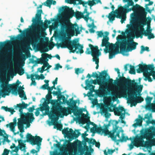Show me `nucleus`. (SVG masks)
Segmentation results:
<instances>
[{
    "label": "nucleus",
    "instance_id": "1",
    "mask_svg": "<svg viewBox=\"0 0 155 155\" xmlns=\"http://www.w3.org/2000/svg\"><path fill=\"white\" fill-rule=\"evenodd\" d=\"M42 13L41 9L38 10L35 15V18H33L32 21L34 24L33 27L35 28V33L33 38L30 40V43L32 45H37L39 41L41 40L40 34L42 33L46 30L44 27V24L42 21L41 14Z\"/></svg>",
    "mask_w": 155,
    "mask_h": 155
},
{
    "label": "nucleus",
    "instance_id": "2",
    "mask_svg": "<svg viewBox=\"0 0 155 155\" xmlns=\"http://www.w3.org/2000/svg\"><path fill=\"white\" fill-rule=\"evenodd\" d=\"M70 39L66 36L63 38L61 42L56 44L57 48L60 47L62 48H67L72 53L76 52L77 54H82L84 52L83 50V46L78 43V40L74 39L72 41Z\"/></svg>",
    "mask_w": 155,
    "mask_h": 155
},
{
    "label": "nucleus",
    "instance_id": "3",
    "mask_svg": "<svg viewBox=\"0 0 155 155\" xmlns=\"http://www.w3.org/2000/svg\"><path fill=\"white\" fill-rule=\"evenodd\" d=\"M148 21H141L140 24H138L135 26L137 38L140 37L142 38L143 35L146 36H147L148 38L149 39L154 38V35L151 33L152 30L150 29L151 18L150 17H148Z\"/></svg>",
    "mask_w": 155,
    "mask_h": 155
},
{
    "label": "nucleus",
    "instance_id": "4",
    "mask_svg": "<svg viewBox=\"0 0 155 155\" xmlns=\"http://www.w3.org/2000/svg\"><path fill=\"white\" fill-rule=\"evenodd\" d=\"M99 79L93 80L91 79L90 81L88 79L85 80L86 86L84 87L86 90L89 89L91 92L94 91L95 86L93 85L92 84L96 85L97 84L100 85L99 89L96 91V94L99 97H103L107 96L108 94V90H106V88L103 86V84L105 83L104 81H102L101 78H98Z\"/></svg>",
    "mask_w": 155,
    "mask_h": 155
},
{
    "label": "nucleus",
    "instance_id": "5",
    "mask_svg": "<svg viewBox=\"0 0 155 155\" xmlns=\"http://www.w3.org/2000/svg\"><path fill=\"white\" fill-rule=\"evenodd\" d=\"M20 118L18 119L17 125L18 129L21 133L24 132V124L26 125V127L30 126V123H31L35 119L32 113L20 114Z\"/></svg>",
    "mask_w": 155,
    "mask_h": 155
},
{
    "label": "nucleus",
    "instance_id": "6",
    "mask_svg": "<svg viewBox=\"0 0 155 155\" xmlns=\"http://www.w3.org/2000/svg\"><path fill=\"white\" fill-rule=\"evenodd\" d=\"M140 133L141 134L140 136H137L134 137V141H133V138L131 137L129 138H128V140H131L132 143H133L134 145L135 146L136 144L143 142L144 139H152L155 137V128L152 127L146 129L144 131L143 130L140 131Z\"/></svg>",
    "mask_w": 155,
    "mask_h": 155
},
{
    "label": "nucleus",
    "instance_id": "7",
    "mask_svg": "<svg viewBox=\"0 0 155 155\" xmlns=\"http://www.w3.org/2000/svg\"><path fill=\"white\" fill-rule=\"evenodd\" d=\"M130 84H122L118 82L116 80L114 81V84H118L121 86V87L119 89V91L116 92V94L118 97L120 98L122 97L126 96L127 94V88L131 89V87H137V82H135V80L134 79Z\"/></svg>",
    "mask_w": 155,
    "mask_h": 155
},
{
    "label": "nucleus",
    "instance_id": "8",
    "mask_svg": "<svg viewBox=\"0 0 155 155\" xmlns=\"http://www.w3.org/2000/svg\"><path fill=\"white\" fill-rule=\"evenodd\" d=\"M69 105H68L70 107H63L62 106L60 105V109L58 115H60V117L62 118L64 116H67L69 114H71L72 112L74 114L78 109V107L76 105L77 100H74L73 97L70 98Z\"/></svg>",
    "mask_w": 155,
    "mask_h": 155
},
{
    "label": "nucleus",
    "instance_id": "9",
    "mask_svg": "<svg viewBox=\"0 0 155 155\" xmlns=\"http://www.w3.org/2000/svg\"><path fill=\"white\" fill-rule=\"evenodd\" d=\"M130 36L132 38H130L128 41L125 40L120 42V51L121 53L131 51L136 49L138 43L133 41L134 36Z\"/></svg>",
    "mask_w": 155,
    "mask_h": 155
},
{
    "label": "nucleus",
    "instance_id": "10",
    "mask_svg": "<svg viewBox=\"0 0 155 155\" xmlns=\"http://www.w3.org/2000/svg\"><path fill=\"white\" fill-rule=\"evenodd\" d=\"M47 101H51L50 103L52 105L50 112L51 116L54 117V119L57 120L58 118L56 117L58 116L60 109L61 104L58 102L57 100H52L51 95L47 94L46 96Z\"/></svg>",
    "mask_w": 155,
    "mask_h": 155
},
{
    "label": "nucleus",
    "instance_id": "11",
    "mask_svg": "<svg viewBox=\"0 0 155 155\" xmlns=\"http://www.w3.org/2000/svg\"><path fill=\"white\" fill-rule=\"evenodd\" d=\"M60 11L65 16L70 18H72L74 15L77 19H79L83 17V13L79 11L74 12L72 8H70L67 6L62 7L60 9Z\"/></svg>",
    "mask_w": 155,
    "mask_h": 155
},
{
    "label": "nucleus",
    "instance_id": "12",
    "mask_svg": "<svg viewBox=\"0 0 155 155\" xmlns=\"http://www.w3.org/2000/svg\"><path fill=\"white\" fill-rule=\"evenodd\" d=\"M80 27L76 23L73 24L69 21H64L61 24V29L63 31L65 30L75 31L76 36L81 33L80 31L81 29L79 30Z\"/></svg>",
    "mask_w": 155,
    "mask_h": 155
},
{
    "label": "nucleus",
    "instance_id": "13",
    "mask_svg": "<svg viewBox=\"0 0 155 155\" xmlns=\"http://www.w3.org/2000/svg\"><path fill=\"white\" fill-rule=\"evenodd\" d=\"M11 43V41H8V42L5 45V47L8 48V49L7 50H5L4 53L5 55L4 56L3 55V53L1 51L0 52V72H1L4 66V64L1 59V57L3 56L5 57V60H8L12 56V50L9 49V46Z\"/></svg>",
    "mask_w": 155,
    "mask_h": 155
},
{
    "label": "nucleus",
    "instance_id": "14",
    "mask_svg": "<svg viewBox=\"0 0 155 155\" xmlns=\"http://www.w3.org/2000/svg\"><path fill=\"white\" fill-rule=\"evenodd\" d=\"M68 127L65 128L62 130V134H63L65 137H67L70 141H72L74 139L77 138L81 134V133L78 130H75L77 132V134L75 131H74L73 130L70 128L68 130Z\"/></svg>",
    "mask_w": 155,
    "mask_h": 155
},
{
    "label": "nucleus",
    "instance_id": "15",
    "mask_svg": "<svg viewBox=\"0 0 155 155\" xmlns=\"http://www.w3.org/2000/svg\"><path fill=\"white\" fill-rule=\"evenodd\" d=\"M111 123L113 125V128L112 130V132L111 131H109V133L108 135H109V137H110L114 141H117V137L119 139L121 138V137L120 136V131L118 130L117 132V130L118 127L117 126V124L118 123V122L116 120H113L111 121Z\"/></svg>",
    "mask_w": 155,
    "mask_h": 155
},
{
    "label": "nucleus",
    "instance_id": "16",
    "mask_svg": "<svg viewBox=\"0 0 155 155\" xmlns=\"http://www.w3.org/2000/svg\"><path fill=\"white\" fill-rule=\"evenodd\" d=\"M26 140H25L24 142L26 141L30 142L32 145H37L38 146L41 145L42 141V138L38 136H36L34 137L32 136L30 134L28 133L27 134Z\"/></svg>",
    "mask_w": 155,
    "mask_h": 155
},
{
    "label": "nucleus",
    "instance_id": "17",
    "mask_svg": "<svg viewBox=\"0 0 155 155\" xmlns=\"http://www.w3.org/2000/svg\"><path fill=\"white\" fill-rule=\"evenodd\" d=\"M4 83L6 84L7 87L9 90L11 91L12 93L15 95H17L18 94V87L19 84H21V82L19 81L18 80H17L16 83H13L12 84H8V81L3 80Z\"/></svg>",
    "mask_w": 155,
    "mask_h": 155
},
{
    "label": "nucleus",
    "instance_id": "18",
    "mask_svg": "<svg viewBox=\"0 0 155 155\" xmlns=\"http://www.w3.org/2000/svg\"><path fill=\"white\" fill-rule=\"evenodd\" d=\"M0 83L1 84L0 85V99L1 96L3 97H5L7 95L8 96L10 93V91L9 90L3 80L0 79Z\"/></svg>",
    "mask_w": 155,
    "mask_h": 155
},
{
    "label": "nucleus",
    "instance_id": "19",
    "mask_svg": "<svg viewBox=\"0 0 155 155\" xmlns=\"http://www.w3.org/2000/svg\"><path fill=\"white\" fill-rule=\"evenodd\" d=\"M133 8L134 11H137L140 13L142 19L141 21H147L146 18L147 12H146L145 9L143 7L136 4L135 5H133Z\"/></svg>",
    "mask_w": 155,
    "mask_h": 155
},
{
    "label": "nucleus",
    "instance_id": "20",
    "mask_svg": "<svg viewBox=\"0 0 155 155\" xmlns=\"http://www.w3.org/2000/svg\"><path fill=\"white\" fill-rule=\"evenodd\" d=\"M89 46L91 49V51L90 48H87L86 51H85V53L87 54H91L92 55V53L93 52L94 54V56L96 57V54L100 55L101 54V52L98 49V47L97 46H94L93 45L89 44Z\"/></svg>",
    "mask_w": 155,
    "mask_h": 155
},
{
    "label": "nucleus",
    "instance_id": "21",
    "mask_svg": "<svg viewBox=\"0 0 155 155\" xmlns=\"http://www.w3.org/2000/svg\"><path fill=\"white\" fill-rule=\"evenodd\" d=\"M109 38L108 36H104L102 39V43L101 45V47H105L104 49H107L109 48L111 50L113 48H115V45L112 43H110L108 41Z\"/></svg>",
    "mask_w": 155,
    "mask_h": 155
},
{
    "label": "nucleus",
    "instance_id": "22",
    "mask_svg": "<svg viewBox=\"0 0 155 155\" xmlns=\"http://www.w3.org/2000/svg\"><path fill=\"white\" fill-rule=\"evenodd\" d=\"M115 70L117 72L118 74V77H119V79H118L117 78H116V80L118 82H120L122 84L126 83L130 84L132 81L129 78H127L123 76L124 74H122V76L121 77L120 75V72L119 69L118 68H115Z\"/></svg>",
    "mask_w": 155,
    "mask_h": 155
},
{
    "label": "nucleus",
    "instance_id": "23",
    "mask_svg": "<svg viewBox=\"0 0 155 155\" xmlns=\"http://www.w3.org/2000/svg\"><path fill=\"white\" fill-rule=\"evenodd\" d=\"M114 114L117 116H120V118L122 120L125 117V112L124 108L122 107L119 106L114 110Z\"/></svg>",
    "mask_w": 155,
    "mask_h": 155
},
{
    "label": "nucleus",
    "instance_id": "24",
    "mask_svg": "<svg viewBox=\"0 0 155 155\" xmlns=\"http://www.w3.org/2000/svg\"><path fill=\"white\" fill-rule=\"evenodd\" d=\"M110 122H109L107 124H104L103 127L104 128L102 129L101 127H96L95 131L96 132L100 133L101 132L102 133L104 134V136L108 135L109 133V130H108L109 127L110 126Z\"/></svg>",
    "mask_w": 155,
    "mask_h": 155
},
{
    "label": "nucleus",
    "instance_id": "25",
    "mask_svg": "<svg viewBox=\"0 0 155 155\" xmlns=\"http://www.w3.org/2000/svg\"><path fill=\"white\" fill-rule=\"evenodd\" d=\"M98 72L100 74L99 75H98V74L96 72H93L91 75L89 74H88L87 77L88 78H90L91 77L94 78H103V79L105 80L106 76V75L104 76L103 75L107 74V71L105 70H104L102 71L101 72Z\"/></svg>",
    "mask_w": 155,
    "mask_h": 155
},
{
    "label": "nucleus",
    "instance_id": "26",
    "mask_svg": "<svg viewBox=\"0 0 155 155\" xmlns=\"http://www.w3.org/2000/svg\"><path fill=\"white\" fill-rule=\"evenodd\" d=\"M32 103V102H29L28 104L25 103L24 101L22 102V103L17 104L16 105L14 106V109L17 110L18 108H19V111L20 114H24L23 112V109L26 108L30 104Z\"/></svg>",
    "mask_w": 155,
    "mask_h": 155
},
{
    "label": "nucleus",
    "instance_id": "27",
    "mask_svg": "<svg viewBox=\"0 0 155 155\" xmlns=\"http://www.w3.org/2000/svg\"><path fill=\"white\" fill-rule=\"evenodd\" d=\"M129 93H131L132 95V96L131 97V99L136 100L138 103H140L143 101V98L141 96L137 97L136 92L132 91H131L128 90V94H129Z\"/></svg>",
    "mask_w": 155,
    "mask_h": 155
},
{
    "label": "nucleus",
    "instance_id": "28",
    "mask_svg": "<svg viewBox=\"0 0 155 155\" xmlns=\"http://www.w3.org/2000/svg\"><path fill=\"white\" fill-rule=\"evenodd\" d=\"M49 116H50L51 118V119L52 121L53 125H54V129L57 128V130H61L62 129L63 126L61 124H56L57 123V121L58 119V117H60V115H58V116H57L56 117L58 118L57 120H54V117H51V114H49Z\"/></svg>",
    "mask_w": 155,
    "mask_h": 155
},
{
    "label": "nucleus",
    "instance_id": "29",
    "mask_svg": "<svg viewBox=\"0 0 155 155\" xmlns=\"http://www.w3.org/2000/svg\"><path fill=\"white\" fill-rule=\"evenodd\" d=\"M114 48H113L111 50H110L109 48L107 49H104V51L105 53H107L108 52L109 53V59H111L113 58V57H114L115 55L118 53H119V49L117 48L116 49V50L117 51V52H116L114 49Z\"/></svg>",
    "mask_w": 155,
    "mask_h": 155
},
{
    "label": "nucleus",
    "instance_id": "30",
    "mask_svg": "<svg viewBox=\"0 0 155 155\" xmlns=\"http://www.w3.org/2000/svg\"><path fill=\"white\" fill-rule=\"evenodd\" d=\"M89 147L86 145V143L84 144V147L81 143H79L78 145V151L80 153L81 155H82L84 153V152L86 151L88 152L89 151Z\"/></svg>",
    "mask_w": 155,
    "mask_h": 155
},
{
    "label": "nucleus",
    "instance_id": "31",
    "mask_svg": "<svg viewBox=\"0 0 155 155\" xmlns=\"http://www.w3.org/2000/svg\"><path fill=\"white\" fill-rule=\"evenodd\" d=\"M51 101H45L42 104V106L39 108H38V109H39L41 111H43L44 110H45L47 112H49L50 110V107L48 105V104L50 103Z\"/></svg>",
    "mask_w": 155,
    "mask_h": 155
},
{
    "label": "nucleus",
    "instance_id": "32",
    "mask_svg": "<svg viewBox=\"0 0 155 155\" xmlns=\"http://www.w3.org/2000/svg\"><path fill=\"white\" fill-rule=\"evenodd\" d=\"M17 141H18L19 143V148L17 147H15V149L14 150H12L13 152H17L18 150L19 149V148L22 151H25V144L22 142V140L21 139H18Z\"/></svg>",
    "mask_w": 155,
    "mask_h": 155
},
{
    "label": "nucleus",
    "instance_id": "33",
    "mask_svg": "<svg viewBox=\"0 0 155 155\" xmlns=\"http://www.w3.org/2000/svg\"><path fill=\"white\" fill-rule=\"evenodd\" d=\"M46 57H44L43 54H42V57L40 58H37V60H34L33 59H31L32 63L35 64H43L46 60Z\"/></svg>",
    "mask_w": 155,
    "mask_h": 155
},
{
    "label": "nucleus",
    "instance_id": "34",
    "mask_svg": "<svg viewBox=\"0 0 155 155\" xmlns=\"http://www.w3.org/2000/svg\"><path fill=\"white\" fill-rule=\"evenodd\" d=\"M104 75H106V76L105 80H104L103 78H102V81H104L105 83H104V84H103V86L104 87V86H106L107 85H112L113 84V80L112 78H110L109 76H108V78L109 79L108 80L106 78L107 76L108 75V74L107 73V74H104Z\"/></svg>",
    "mask_w": 155,
    "mask_h": 155
},
{
    "label": "nucleus",
    "instance_id": "35",
    "mask_svg": "<svg viewBox=\"0 0 155 155\" xmlns=\"http://www.w3.org/2000/svg\"><path fill=\"white\" fill-rule=\"evenodd\" d=\"M139 68L137 70V72L138 73H141L142 72L146 73V69H147V65L146 64H139L138 65Z\"/></svg>",
    "mask_w": 155,
    "mask_h": 155
},
{
    "label": "nucleus",
    "instance_id": "36",
    "mask_svg": "<svg viewBox=\"0 0 155 155\" xmlns=\"http://www.w3.org/2000/svg\"><path fill=\"white\" fill-rule=\"evenodd\" d=\"M114 12L115 14H117V15L115 16L116 18H121L120 22L122 24L126 20V17L125 13H124L123 14H121L119 12Z\"/></svg>",
    "mask_w": 155,
    "mask_h": 155
},
{
    "label": "nucleus",
    "instance_id": "37",
    "mask_svg": "<svg viewBox=\"0 0 155 155\" xmlns=\"http://www.w3.org/2000/svg\"><path fill=\"white\" fill-rule=\"evenodd\" d=\"M96 57L94 56V53L93 52L92 53V56L93 57V61H95L96 64L97 65L96 66V69H98L99 67V56H100L99 55H98L97 54H96Z\"/></svg>",
    "mask_w": 155,
    "mask_h": 155
},
{
    "label": "nucleus",
    "instance_id": "38",
    "mask_svg": "<svg viewBox=\"0 0 155 155\" xmlns=\"http://www.w3.org/2000/svg\"><path fill=\"white\" fill-rule=\"evenodd\" d=\"M154 137H153V138L152 139H152L151 140V141L150 143L149 141H146L145 142V146L146 147H148L150 146H151L150 144H151V145L153 146H155V139L154 138ZM147 139H150V138H147Z\"/></svg>",
    "mask_w": 155,
    "mask_h": 155
},
{
    "label": "nucleus",
    "instance_id": "39",
    "mask_svg": "<svg viewBox=\"0 0 155 155\" xmlns=\"http://www.w3.org/2000/svg\"><path fill=\"white\" fill-rule=\"evenodd\" d=\"M18 93L19 95V96L21 98L24 97V100H26L27 99V97L25 95L24 91L22 89H20V88L18 89Z\"/></svg>",
    "mask_w": 155,
    "mask_h": 155
},
{
    "label": "nucleus",
    "instance_id": "40",
    "mask_svg": "<svg viewBox=\"0 0 155 155\" xmlns=\"http://www.w3.org/2000/svg\"><path fill=\"white\" fill-rule=\"evenodd\" d=\"M129 5L127 3L125 4L124 7L121 6L119 8V12L121 14L125 13L126 10L129 8Z\"/></svg>",
    "mask_w": 155,
    "mask_h": 155
},
{
    "label": "nucleus",
    "instance_id": "41",
    "mask_svg": "<svg viewBox=\"0 0 155 155\" xmlns=\"http://www.w3.org/2000/svg\"><path fill=\"white\" fill-rule=\"evenodd\" d=\"M127 140H128V137L127 136H125L124 134L123 133H122L121 134V138L117 140V141L121 142H126Z\"/></svg>",
    "mask_w": 155,
    "mask_h": 155
},
{
    "label": "nucleus",
    "instance_id": "42",
    "mask_svg": "<svg viewBox=\"0 0 155 155\" xmlns=\"http://www.w3.org/2000/svg\"><path fill=\"white\" fill-rule=\"evenodd\" d=\"M17 72L20 75H22L24 74L25 70L22 67L18 66H17V68L16 70Z\"/></svg>",
    "mask_w": 155,
    "mask_h": 155
},
{
    "label": "nucleus",
    "instance_id": "43",
    "mask_svg": "<svg viewBox=\"0 0 155 155\" xmlns=\"http://www.w3.org/2000/svg\"><path fill=\"white\" fill-rule=\"evenodd\" d=\"M154 68L155 67L153 64L147 65V69H146V73H147V74H149L148 71L150 70V71L151 73L152 74V72L154 71L153 70L154 69Z\"/></svg>",
    "mask_w": 155,
    "mask_h": 155
},
{
    "label": "nucleus",
    "instance_id": "44",
    "mask_svg": "<svg viewBox=\"0 0 155 155\" xmlns=\"http://www.w3.org/2000/svg\"><path fill=\"white\" fill-rule=\"evenodd\" d=\"M74 114L75 116H78L79 117H80V116H81V117L82 118L85 119L87 120H89L90 117H88L87 115L86 114H85L83 113L81 114L78 113V115H77L76 114V113Z\"/></svg>",
    "mask_w": 155,
    "mask_h": 155
},
{
    "label": "nucleus",
    "instance_id": "45",
    "mask_svg": "<svg viewBox=\"0 0 155 155\" xmlns=\"http://www.w3.org/2000/svg\"><path fill=\"white\" fill-rule=\"evenodd\" d=\"M128 95H129V97L130 99V102L131 103V107H132V105L135 106L136 105L137 103H138L137 101L136 100L131 99V97L132 96V94L131 93H129V94Z\"/></svg>",
    "mask_w": 155,
    "mask_h": 155
},
{
    "label": "nucleus",
    "instance_id": "46",
    "mask_svg": "<svg viewBox=\"0 0 155 155\" xmlns=\"http://www.w3.org/2000/svg\"><path fill=\"white\" fill-rule=\"evenodd\" d=\"M60 99H61L62 98L63 102L64 104L66 103L67 105H69V104H70V102H69V101H68L66 99L64 95L61 94V95H60L59 97H58Z\"/></svg>",
    "mask_w": 155,
    "mask_h": 155
},
{
    "label": "nucleus",
    "instance_id": "47",
    "mask_svg": "<svg viewBox=\"0 0 155 155\" xmlns=\"http://www.w3.org/2000/svg\"><path fill=\"white\" fill-rule=\"evenodd\" d=\"M102 112L105 114V117L106 118L108 117L110 115V114L107 112V108H103L102 109Z\"/></svg>",
    "mask_w": 155,
    "mask_h": 155
},
{
    "label": "nucleus",
    "instance_id": "48",
    "mask_svg": "<svg viewBox=\"0 0 155 155\" xmlns=\"http://www.w3.org/2000/svg\"><path fill=\"white\" fill-rule=\"evenodd\" d=\"M130 70L129 71V73L131 74H135L136 72L135 69V67L131 65H130Z\"/></svg>",
    "mask_w": 155,
    "mask_h": 155
},
{
    "label": "nucleus",
    "instance_id": "49",
    "mask_svg": "<svg viewBox=\"0 0 155 155\" xmlns=\"http://www.w3.org/2000/svg\"><path fill=\"white\" fill-rule=\"evenodd\" d=\"M112 12L109 14V15L108 18H109V20L110 21H112L115 20V18L116 17V16L114 14L112 13Z\"/></svg>",
    "mask_w": 155,
    "mask_h": 155
},
{
    "label": "nucleus",
    "instance_id": "50",
    "mask_svg": "<svg viewBox=\"0 0 155 155\" xmlns=\"http://www.w3.org/2000/svg\"><path fill=\"white\" fill-rule=\"evenodd\" d=\"M143 87V86L142 85H138V84H137V87H131V88H137V89L138 90V92L140 93V92L142 91V88Z\"/></svg>",
    "mask_w": 155,
    "mask_h": 155
},
{
    "label": "nucleus",
    "instance_id": "51",
    "mask_svg": "<svg viewBox=\"0 0 155 155\" xmlns=\"http://www.w3.org/2000/svg\"><path fill=\"white\" fill-rule=\"evenodd\" d=\"M86 111L87 112H88L87 111V110L85 109V108H81L80 109H78L76 110V111L74 113V114L76 113V114L77 115H78V114H81L83 113V111Z\"/></svg>",
    "mask_w": 155,
    "mask_h": 155
},
{
    "label": "nucleus",
    "instance_id": "52",
    "mask_svg": "<svg viewBox=\"0 0 155 155\" xmlns=\"http://www.w3.org/2000/svg\"><path fill=\"white\" fill-rule=\"evenodd\" d=\"M26 58L25 55L22 54V58L24 60H25L26 58H30L31 57V54L30 52L29 51H28V52L26 53Z\"/></svg>",
    "mask_w": 155,
    "mask_h": 155
},
{
    "label": "nucleus",
    "instance_id": "53",
    "mask_svg": "<svg viewBox=\"0 0 155 155\" xmlns=\"http://www.w3.org/2000/svg\"><path fill=\"white\" fill-rule=\"evenodd\" d=\"M16 126L15 124L13 123L12 122L10 123V127H9L10 129L13 132H14L15 131V127Z\"/></svg>",
    "mask_w": 155,
    "mask_h": 155
},
{
    "label": "nucleus",
    "instance_id": "54",
    "mask_svg": "<svg viewBox=\"0 0 155 155\" xmlns=\"http://www.w3.org/2000/svg\"><path fill=\"white\" fill-rule=\"evenodd\" d=\"M143 75L146 78H147L148 81L149 82H151L152 81V80L151 77L150 76V74L145 73H143Z\"/></svg>",
    "mask_w": 155,
    "mask_h": 155
},
{
    "label": "nucleus",
    "instance_id": "55",
    "mask_svg": "<svg viewBox=\"0 0 155 155\" xmlns=\"http://www.w3.org/2000/svg\"><path fill=\"white\" fill-rule=\"evenodd\" d=\"M51 0H47L46 2L44 3V5L45 6H46L50 8L52 4V3H51Z\"/></svg>",
    "mask_w": 155,
    "mask_h": 155
},
{
    "label": "nucleus",
    "instance_id": "56",
    "mask_svg": "<svg viewBox=\"0 0 155 155\" xmlns=\"http://www.w3.org/2000/svg\"><path fill=\"white\" fill-rule=\"evenodd\" d=\"M123 1L125 2H127V4L129 6H133L134 5V2L132 0H123Z\"/></svg>",
    "mask_w": 155,
    "mask_h": 155
},
{
    "label": "nucleus",
    "instance_id": "57",
    "mask_svg": "<svg viewBox=\"0 0 155 155\" xmlns=\"http://www.w3.org/2000/svg\"><path fill=\"white\" fill-rule=\"evenodd\" d=\"M84 71V69H81L79 68H77L75 70V73L76 74H78L80 73H82Z\"/></svg>",
    "mask_w": 155,
    "mask_h": 155
},
{
    "label": "nucleus",
    "instance_id": "58",
    "mask_svg": "<svg viewBox=\"0 0 155 155\" xmlns=\"http://www.w3.org/2000/svg\"><path fill=\"white\" fill-rule=\"evenodd\" d=\"M88 5L90 7L96 4V2L94 1H91V0H88L87 1Z\"/></svg>",
    "mask_w": 155,
    "mask_h": 155
},
{
    "label": "nucleus",
    "instance_id": "59",
    "mask_svg": "<svg viewBox=\"0 0 155 155\" xmlns=\"http://www.w3.org/2000/svg\"><path fill=\"white\" fill-rule=\"evenodd\" d=\"M45 67L43 65L41 68H39L38 69V70L41 73H42L45 71L47 70V69H45Z\"/></svg>",
    "mask_w": 155,
    "mask_h": 155
},
{
    "label": "nucleus",
    "instance_id": "60",
    "mask_svg": "<svg viewBox=\"0 0 155 155\" xmlns=\"http://www.w3.org/2000/svg\"><path fill=\"white\" fill-rule=\"evenodd\" d=\"M56 19L55 18H51L50 19V20H48L47 19H46L45 20V22L47 23L48 25H49L51 24V21H56Z\"/></svg>",
    "mask_w": 155,
    "mask_h": 155
},
{
    "label": "nucleus",
    "instance_id": "61",
    "mask_svg": "<svg viewBox=\"0 0 155 155\" xmlns=\"http://www.w3.org/2000/svg\"><path fill=\"white\" fill-rule=\"evenodd\" d=\"M152 99V97H150L147 96L145 99V100L147 103L150 104Z\"/></svg>",
    "mask_w": 155,
    "mask_h": 155
},
{
    "label": "nucleus",
    "instance_id": "62",
    "mask_svg": "<svg viewBox=\"0 0 155 155\" xmlns=\"http://www.w3.org/2000/svg\"><path fill=\"white\" fill-rule=\"evenodd\" d=\"M96 143V140L92 138H91L89 139V140L88 141V143L90 144H92L93 145H94L95 144V143Z\"/></svg>",
    "mask_w": 155,
    "mask_h": 155
},
{
    "label": "nucleus",
    "instance_id": "63",
    "mask_svg": "<svg viewBox=\"0 0 155 155\" xmlns=\"http://www.w3.org/2000/svg\"><path fill=\"white\" fill-rule=\"evenodd\" d=\"M36 76L37 77V79L38 80L40 79L43 80L45 78V77L43 74H41L40 76L38 75H36Z\"/></svg>",
    "mask_w": 155,
    "mask_h": 155
},
{
    "label": "nucleus",
    "instance_id": "64",
    "mask_svg": "<svg viewBox=\"0 0 155 155\" xmlns=\"http://www.w3.org/2000/svg\"><path fill=\"white\" fill-rule=\"evenodd\" d=\"M10 150L7 149H5L4 150L2 155H8L9 153Z\"/></svg>",
    "mask_w": 155,
    "mask_h": 155
}]
</instances>
